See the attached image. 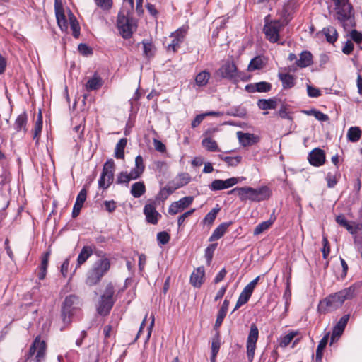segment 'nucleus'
I'll list each match as a JSON object with an SVG mask.
<instances>
[{
    "mask_svg": "<svg viewBox=\"0 0 362 362\" xmlns=\"http://www.w3.org/2000/svg\"><path fill=\"white\" fill-rule=\"evenodd\" d=\"M278 77L282 83L284 89H289L295 86L296 82L294 76L288 73L279 72L278 74Z\"/></svg>",
    "mask_w": 362,
    "mask_h": 362,
    "instance_id": "obj_32",
    "label": "nucleus"
},
{
    "mask_svg": "<svg viewBox=\"0 0 362 362\" xmlns=\"http://www.w3.org/2000/svg\"><path fill=\"white\" fill-rule=\"evenodd\" d=\"M326 181L327 185L329 188H334L337 184V178L336 175H333L332 173L329 172L326 175Z\"/></svg>",
    "mask_w": 362,
    "mask_h": 362,
    "instance_id": "obj_60",
    "label": "nucleus"
},
{
    "mask_svg": "<svg viewBox=\"0 0 362 362\" xmlns=\"http://www.w3.org/2000/svg\"><path fill=\"white\" fill-rule=\"evenodd\" d=\"M55 14L57 22L62 31H66L68 29V22L61 5H58L57 0H55Z\"/></svg>",
    "mask_w": 362,
    "mask_h": 362,
    "instance_id": "obj_22",
    "label": "nucleus"
},
{
    "mask_svg": "<svg viewBox=\"0 0 362 362\" xmlns=\"http://www.w3.org/2000/svg\"><path fill=\"white\" fill-rule=\"evenodd\" d=\"M243 177H230L226 179V180H214L212 181L211 185H209V188L211 191H218L222 190L225 189L230 188L236 184H238L240 180H244Z\"/></svg>",
    "mask_w": 362,
    "mask_h": 362,
    "instance_id": "obj_15",
    "label": "nucleus"
},
{
    "mask_svg": "<svg viewBox=\"0 0 362 362\" xmlns=\"http://www.w3.org/2000/svg\"><path fill=\"white\" fill-rule=\"evenodd\" d=\"M260 276H257L255 279H253L252 281H250L243 290V291L240 293L239 296V298L242 299L243 301L245 302L246 303L250 300L253 291L257 286L258 281L259 280Z\"/></svg>",
    "mask_w": 362,
    "mask_h": 362,
    "instance_id": "obj_26",
    "label": "nucleus"
},
{
    "mask_svg": "<svg viewBox=\"0 0 362 362\" xmlns=\"http://www.w3.org/2000/svg\"><path fill=\"white\" fill-rule=\"evenodd\" d=\"M272 196V191L269 187L264 185L258 188L251 187H243V202L250 200L251 202H259L267 200Z\"/></svg>",
    "mask_w": 362,
    "mask_h": 362,
    "instance_id": "obj_9",
    "label": "nucleus"
},
{
    "mask_svg": "<svg viewBox=\"0 0 362 362\" xmlns=\"http://www.w3.org/2000/svg\"><path fill=\"white\" fill-rule=\"evenodd\" d=\"M361 287L362 281H356L347 288L328 295L320 301L318 312L326 314L335 311L343 305L345 300H351L356 296Z\"/></svg>",
    "mask_w": 362,
    "mask_h": 362,
    "instance_id": "obj_1",
    "label": "nucleus"
},
{
    "mask_svg": "<svg viewBox=\"0 0 362 362\" xmlns=\"http://www.w3.org/2000/svg\"><path fill=\"white\" fill-rule=\"evenodd\" d=\"M176 180V182L173 185L175 190L187 185L191 180V177L187 173H182L178 174Z\"/></svg>",
    "mask_w": 362,
    "mask_h": 362,
    "instance_id": "obj_41",
    "label": "nucleus"
},
{
    "mask_svg": "<svg viewBox=\"0 0 362 362\" xmlns=\"http://www.w3.org/2000/svg\"><path fill=\"white\" fill-rule=\"evenodd\" d=\"M158 205L152 202L150 199L144 207V214L146 216V221L148 223L156 225L161 218V214L156 210Z\"/></svg>",
    "mask_w": 362,
    "mask_h": 362,
    "instance_id": "obj_14",
    "label": "nucleus"
},
{
    "mask_svg": "<svg viewBox=\"0 0 362 362\" xmlns=\"http://www.w3.org/2000/svg\"><path fill=\"white\" fill-rule=\"evenodd\" d=\"M296 333L294 332H289L287 334L283 336L281 338L279 345L281 347H286L293 340V337H295Z\"/></svg>",
    "mask_w": 362,
    "mask_h": 362,
    "instance_id": "obj_59",
    "label": "nucleus"
},
{
    "mask_svg": "<svg viewBox=\"0 0 362 362\" xmlns=\"http://www.w3.org/2000/svg\"><path fill=\"white\" fill-rule=\"evenodd\" d=\"M93 250L91 246L86 245L83 247L80 253L78 255L76 268L74 270L72 274L71 275L70 279L72 278L76 269L81 267V266L88 259V258L93 255Z\"/></svg>",
    "mask_w": 362,
    "mask_h": 362,
    "instance_id": "obj_19",
    "label": "nucleus"
},
{
    "mask_svg": "<svg viewBox=\"0 0 362 362\" xmlns=\"http://www.w3.org/2000/svg\"><path fill=\"white\" fill-rule=\"evenodd\" d=\"M264 25L263 32L265 37L272 43H275L279 40V33L284 28V24L281 20H272L269 14L264 17Z\"/></svg>",
    "mask_w": 362,
    "mask_h": 362,
    "instance_id": "obj_8",
    "label": "nucleus"
},
{
    "mask_svg": "<svg viewBox=\"0 0 362 362\" xmlns=\"http://www.w3.org/2000/svg\"><path fill=\"white\" fill-rule=\"evenodd\" d=\"M221 348V334L220 332L217 331L211 339V353L218 354Z\"/></svg>",
    "mask_w": 362,
    "mask_h": 362,
    "instance_id": "obj_46",
    "label": "nucleus"
},
{
    "mask_svg": "<svg viewBox=\"0 0 362 362\" xmlns=\"http://www.w3.org/2000/svg\"><path fill=\"white\" fill-rule=\"evenodd\" d=\"M350 233L353 235L355 248L362 257V223H356L355 229Z\"/></svg>",
    "mask_w": 362,
    "mask_h": 362,
    "instance_id": "obj_24",
    "label": "nucleus"
},
{
    "mask_svg": "<svg viewBox=\"0 0 362 362\" xmlns=\"http://www.w3.org/2000/svg\"><path fill=\"white\" fill-rule=\"evenodd\" d=\"M117 296H115V286L112 282H109L100 297L97 305V312L101 316L109 315L115 302Z\"/></svg>",
    "mask_w": 362,
    "mask_h": 362,
    "instance_id": "obj_5",
    "label": "nucleus"
},
{
    "mask_svg": "<svg viewBox=\"0 0 362 362\" xmlns=\"http://www.w3.org/2000/svg\"><path fill=\"white\" fill-rule=\"evenodd\" d=\"M218 158L226 162L228 166L230 167H236L238 166L240 162L242 161V156H224L221 154L218 155Z\"/></svg>",
    "mask_w": 362,
    "mask_h": 362,
    "instance_id": "obj_44",
    "label": "nucleus"
},
{
    "mask_svg": "<svg viewBox=\"0 0 362 362\" xmlns=\"http://www.w3.org/2000/svg\"><path fill=\"white\" fill-rule=\"evenodd\" d=\"M220 211L219 208H214L212 209L207 214L204 216V218L202 220V223L204 225H207L211 226L214 220L216 218V216Z\"/></svg>",
    "mask_w": 362,
    "mask_h": 362,
    "instance_id": "obj_48",
    "label": "nucleus"
},
{
    "mask_svg": "<svg viewBox=\"0 0 362 362\" xmlns=\"http://www.w3.org/2000/svg\"><path fill=\"white\" fill-rule=\"evenodd\" d=\"M42 124H43V118L41 110H39V112L37 115V119L35 123L34 131H33V140L35 141V144H37L40 140V137L41 135L42 129Z\"/></svg>",
    "mask_w": 362,
    "mask_h": 362,
    "instance_id": "obj_31",
    "label": "nucleus"
},
{
    "mask_svg": "<svg viewBox=\"0 0 362 362\" xmlns=\"http://www.w3.org/2000/svg\"><path fill=\"white\" fill-rule=\"evenodd\" d=\"M221 79H227L233 83H237L240 80L247 81L248 78L243 72L238 71L233 61L227 60L215 72Z\"/></svg>",
    "mask_w": 362,
    "mask_h": 362,
    "instance_id": "obj_6",
    "label": "nucleus"
},
{
    "mask_svg": "<svg viewBox=\"0 0 362 362\" xmlns=\"http://www.w3.org/2000/svg\"><path fill=\"white\" fill-rule=\"evenodd\" d=\"M202 146L209 151L216 152L218 151V146L215 140H213L211 137H206L202 141Z\"/></svg>",
    "mask_w": 362,
    "mask_h": 362,
    "instance_id": "obj_47",
    "label": "nucleus"
},
{
    "mask_svg": "<svg viewBox=\"0 0 362 362\" xmlns=\"http://www.w3.org/2000/svg\"><path fill=\"white\" fill-rule=\"evenodd\" d=\"M204 267H199L197 268L191 274L190 283L196 288H200L204 283Z\"/></svg>",
    "mask_w": 362,
    "mask_h": 362,
    "instance_id": "obj_27",
    "label": "nucleus"
},
{
    "mask_svg": "<svg viewBox=\"0 0 362 362\" xmlns=\"http://www.w3.org/2000/svg\"><path fill=\"white\" fill-rule=\"evenodd\" d=\"M103 83L102 78L95 74L92 78L88 80L86 83V89L87 91L98 90L101 88Z\"/></svg>",
    "mask_w": 362,
    "mask_h": 362,
    "instance_id": "obj_35",
    "label": "nucleus"
},
{
    "mask_svg": "<svg viewBox=\"0 0 362 362\" xmlns=\"http://www.w3.org/2000/svg\"><path fill=\"white\" fill-rule=\"evenodd\" d=\"M130 180H132V178L129 177V174L127 172L122 171L117 176L116 183L118 185L125 184L127 185Z\"/></svg>",
    "mask_w": 362,
    "mask_h": 362,
    "instance_id": "obj_54",
    "label": "nucleus"
},
{
    "mask_svg": "<svg viewBox=\"0 0 362 362\" xmlns=\"http://www.w3.org/2000/svg\"><path fill=\"white\" fill-rule=\"evenodd\" d=\"M87 197V191L85 188L81 189L76 197V199L75 204L73 207L71 216L74 218H76L83 207V203L86 200Z\"/></svg>",
    "mask_w": 362,
    "mask_h": 362,
    "instance_id": "obj_21",
    "label": "nucleus"
},
{
    "mask_svg": "<svg viewBox=\"0 0 362 362\" xmlns=\"http://www.w3.org/2000/svg\"><path fill=\"white\" fill-rule=\"evenodd\" d=\"M188 26L183 25L175 31L171 33L170 37H172L171 42L167 46L166 49L168 52L173 53L177 52L180 47L181 44L184 42L185 37L187 34Z\"/></svg>",
    "mask_w": 362,
    "mask_h": 362,
    "instance_id": "obj_11",
    "label": "nucleus"
},
{
    "mask_svg": "<svg viewBox=\"0 0 362 362\" xmlns=\"http://www.w3.org/2000/svg\"><path fill=\"white\" fill-rule=\"evenodd\" d=\"M277 114L281 119H286L291 121L293 120V117L287 111V105L286 104H282L281 105Z\"/></svg>",
    "mask_w": 362,
    "mask_h": 362,
    "instance_id": "obj_56",
    "label": "nucleus"
},
{
    "mask_svg": "<svg viewBox=\"0 0 362 362\" xmlns=\"http://www.w3.org/2000/svg\"><path fill=\"white\" fill-rule=\"evenodd\" d=\"M51 255V249L49 248L47 251L45 252L41 257V264L40 266V272L37 277L40 280H43L47 274L49 259Z\"/></svg>",
    "mask_w": 362,
    "mask_h": 362,
    "instance_id": "obj_28",
    "label": "nucleus"
},
{
    "mask_svg": "<svg viewBox=\"0 0 362 362\" xmlns=\"http://www.w3.org/2000/svg\"><path fill=\"white\" fill-rule=\"evenodd\" d=\"M313 55L310 52L304 50L300 54V58L295 62L296 66L305 68L313 64Z\"/></svg>",
    "mask_w": 362,
    "mask_h": 362,
    "instance_id": "obj_30",
    "label": "nucleus"
},
{
    "mask_svg": "<svg viewBox=\"0 0 362 362\" xmlns=\"http://www.w3.org/2000/svg\"><path fill=\"white\" fill-rule=\"evenodd\" d=\"M175 191V188L168 184L160 189L155 199H152V202H155L158 205H160L161 203L164 202Z\"/></svg>",
    "mask_w": 362,
    "mask_h": 362,
    "instance_id": "obj_25",
    "label": "nucleus"
},
{
    "mask_svg": "<svg viewBox=\"0 0 362 362\" xmlns=\"http://www.w3.org/2000/svg\"><path fill=\"white\" fill-rule=\"evenodd\" d=\"M309 163L315 167L322 165L325 161V151L319 148H314L308 154Z\"/></svg>",
    "mask_w": 362,
    "mask_h": 362,
    "instance_id": "obj_18",
    "label": "nucleus"
},
{
    "mask_svg": "<svg viewBox=\"0 0 362 362\" xmlns=\"http://www.w3.org/2000/svg\"><path fill=\"white\" fill-rule=\"evenodd\" d=\"M94 1L103 10H109L112 6V0H94Z\"/></svg>",
    "mask_w": 362,
    "mask_h": 362,
    "instance_id": "obj_62",
    "label": "nucleus"
},
{
    "mask_svg": "<svg viewBox=\"0 0 362 362\" xmlns=\"http://www.w3.org/2000/svg\"><path fill=\"white\" fill-rule=\"evenodd\" d=\"M217 243H212L205 249V257L209 263L212 260L214 252L217 247Z\"/></svg>",
    "mask_w": 362,
    "mask_h": 362,
    "instance_id": "obj_57",
    "label": "nucleus"
},
{
    "mask_svg": "<svg viewBox=\"0 0 362 362\" xmlns=\"http://www.w3.org/2000/svg\"><path fill=\"white\" fill-rule=\"evenodd\" d=\"M322 34L325 36L329 43L334 44L338 37V33L333 26L324 28L322 30Z\"/></svg>",
    "mask_w": 362,
    "mask_h": 362,
    "instance_id": "obj_36",
    "label": "nucleus"
},
{
    "mask_svg": "<svg viewBox=\"0 0 362 362\" xmlns=\"http://www.w3.org/2000/svg\"><path fill=\"white\" fill-rule=\"evenodd\" d=\"M115 170V161L107 159L104 163L102 173L98 180V187L106 190L114 181V172Z\"/></svg>",
    "mask_w": 362,
    "mask_h": 362,
    "instance_id": "obj_10",
    "label": "nucleus"
},
{
    "mask_svg": "<svg viewBox=\"0 0 362 362\" xmlns=\"http://www.w3.org/2000/svg\"><path fill=\"white\" fill-rule=\"evenodd\" d=\"M146 192V186L143 182H137L132 185L130 193L134 198H139Z\"/></svg>",
    "mask_w": 362,
    "mask_h": 362,
    "instance_id": "obj_39",
    "label": "nucleus"
},
{
    "mask_svg": "<svg viewBox=\"0 0 362 362\" xmlns=\"http://www.w3.org/2000/svg\"><path fill=\"white\" fill-rule=\"evenodd\" d=\"M71 29L72 30V35L75 38H78L80 35V26L79 24L73 14L69 17Z\"/></svg>",
    "mask_w": 362,
    "mask_h": 362,
    "instance_id": "obj_52",
    "label": "nucleus"
},
{
    "mask_svg": "<svg viewBox=\"0 0 362 362\" xmlns=\"http://www.w3.org/2000/svg\"><path fill=\"white\" fill-rule=\"evenodd\" d=\"M257 91L259 93H267L272 89V84L267 81L256 83Z\"/></svg>",
    "mask_w": 362,
    "mask_h": 362,
    "instance_id": "obj_55",
    "label": "nucleus"
},
{
    "mask_svg": "<svg viewBox=\"0 0 362 362\" xmlns=\"http://www.w3.org/2000/svg\"><path fill=\"white\" fill-rule=\"evenodd\" d=\"M334 4L335 14L334 17L344 30L356 26L354 12L349 0H332Z\"/></svg>",
    "mask_w": 362,
    "mask_h": 362,
    "instance_id": "obj_2",
    "label": "nucleus"
},
{
    "mask_svg": "<svg viewBox=\"0 0 362 362\" xmlns=\"http://www.w3.org/2000/svg\"><path fill=\"white\" fill-rule=\"evenodd\" d=\"M226 114L228 116L244 118L247 115V110L241 106H233L227 110Z\"/></svg>",
    "mask_w": 362,
    "mask_h": 362,
    "instance_id": "obj_43",
    "label": "nucleus"
},
{
    "mask_svg": "<svg viewBox=\"0 0 362 362\" xmlns=\"http://www.w3.org/2000/svg\"><path fill=\"white\" fill-rule=\"evenodd\" d=\"M292 7L289 3L285 4L281 11V17L286 22H289L292 19Z\"/></svg>",
    "mask_w": 362,
    "mask_h": 362,
    "instance_id": "obj_53",
    "label": "nucleus"
},
{
    "mask_svg": "<svg viewBox=\"0 0 362 362\" xmlns=\"http://www.w3.org/2000/svg\"><path fill=\"white\" fill-rule=\"evenodd\" d=\"M141 44L143 45L144 55L148 58L153 57V49L154 48V45H153L151 40L144 39L142 40Z\"/></svg>",
    "mask_w": 362,
    "mask_h": 362,
    "instance_id": "obj_49",
    "label": "nucleus"
},
{
    "mask_svg": "<svg viewBox=\"0 0 362 362\" xmlns=\"http://www.w3.org/2000/svg\"><path fill=\"white\" fill-rule=\"evenodd\" d=\"M210 77L211 74L208 71H202L195 77L196 85L199 87L206 86L209 83Z\"/></svg>",
    "mask_w": 362,
    "mask_h": 362,
    "instance_id": "obj_38",
    "label": "nucleus"
},
{
    "mask_svg": "<svg viewBox=\"0 0 362 362\" xmlns=\"http://www.w3.org/2000/svg\"><path fill=\"white\" fill-rule=\"evenodd\" d=\"M336 222L344 227L349 233L353 231L355 229V223L354 226H353L350 222H349L346 217L343 214L338 215L336 217Z\"/></svg>",
    "mask_w": 362,
    "mask_h": 362,
    "instance_id": "obj_51",
    "label": "nucleus"
},
{
    "mask_svg": "<svg viewBox=\"0 0 362 362\" xmlns=\"http://www.w3.org/2000/svg\"><path fill=\"white\" fill-rule=\"evenodd\" d=\"M350 37L357 44H360L362 42V33L355 29L351 31Z\"/></svg>",
    "mask_w": 362,
    "mask_h": 362,
    "instance_id": "obj_63",
    "label": "nucleus"
},
{
    "mask_svg": "<svg viewBox=\"0 0 362 362\" xmlns=\"http://www.w3.org/2000/svg\"><path fill=\"white\" fill-rule=\"evenodd\" d=\"M78 298L74 294L67 296L62 305L61 316L64 323L70 322L71 316L73 315L74 305Z\"/></svg>",
    "mask_w": 362,
    "mask_h": 362,
    "instance_id": "obj_13",
    "label": "nucleus"
},
{
    "mask_svg": "<svg viewBox=\"0 0 362 362\" xmlns=\"http://www.w3.org/2000/svg\"><path fill=\"white\" fill-rule=\"evenodd\" d=\"M349 314L344 315L339 319V320L334 326L330 338V344H332L336 340H338V339L341 336L349 322Z\"/></svg>",
    "mask_w": 362,
    "mask_h": 362,
    "instance_id": "obj_17",
    "label": "nucleus"
},
{
    "mask_svg": "<svg viewBox=\"0 0 362 362\" xmlns=\"http://www.w3.org/2000/svg\"><path fill=\"white\" fill-rule=\"evenodd\" d=\"M257 105L262 110H274L277 107V99L274 97L269 99H259Z\"/></svg>",
    "mask_w": 362,
    "mask_h": 362,
    "instance_id": "obj_33",
    "label": "nucleus"
},
{
    "mask_svg": "<svg viewBox=\"0 0 362 362\" xmlns=\"http://www.w3.org/2000/svg\"><path fill=\"white\" fill-rule=\"evenodd\" d=\"M329 333H327L319 341V344L316 350V362H322L323 350L326 347L329 339Z\"/></svg>",
    "mask_w": 362,
    "mask_h": 362,
    "instance_id": "obj_37",
    "label": "nucleus"
},
{
    "mask_svg": "<svg viewBox=\"0 0 362 362\" xmlns=\"http://www.w3.org/2000/svg\"><path fill=\"white\" fill-rule=\"evenodd\" d=\"M232 224V221L223 222L215 228L211 236L209 238V242H214L223 236L228 228Z\"/></svg>",
    "mask_w": 362,
    "mask_h": 362,
    "instance_id": "obj_29",
    "label": "nucleus"
},
{
    "mask_svg": "<svg viewBox=\"0 0 362 362\" xmlns=\"http://www.w3.org/2000/svg\"><path fill=\"white\" fill-rule=\"evenodd\" d=\"M193 202L192 197H185L179 199L178 201L173 202L169 206L168 213L170 215H175L179 212L182 211L184 209L187 208L192 204Z\"/></svg>",
    "mask_w": 362,
    "mask_h": 362,
    "instance_id": "obj_16",
    "label": "nucleus"
},
{
    "mask_svg": "<svg viewBox=\"0 0 362 362\" xmlns=\"http://www.w3.org/2000/svg\"><path fill=\"white\" fill-rule=\"evenodd\" d=\"M116 25L119 33L124 40L130 39L138 27L136 20L132 17V12L124 7L117 14Z\"/></svg>",
    "mask_w": 362,
    "mask_h": 362,
    "instance_id": "obj_3",
    "label": "nucleus"
},
{
    "mask_svg": "<svg viewBox=\"0 0 362 362\" xmlns=\"http://www.w3.org/2000/svg\"><path fill=\"white\" fill-rule=\"evenodd\" d=\"M28 122V116L25 112L20 114L15 120L14 128L16 132H20L22 129L25 131V127Z\"/></svg>",
    "mask_w": 362,
    "mask_h": 362,
    "instance_id": "obj_42",
    "label": "nucleus"
},
{
    "mask_svg": "<svg viewBox=\"0 0 362 362\" xmlns=\"http://www.w3.org/2000/svg\"><path fill=\"white\" fill-rule=\"evenodd\" d=\"M158 243L160 245H166L170 239V236L166 231H161L157 234Z\"/></svg>",
    "mask_w": 362,
    "mask_h": 362,
    "instance_id": "obj_58",
    "label": "nucleus"
},
{
    "mask_svg": "<svg viewBox=\"0 0 362 362\" xmlns=\"http://www.w3.org/2000/svg\"><path fill=\"white\" fill-rule=\"evenodd\" d=\"M264 66L263 61L259 56L255 57L252 58L248 65L247 70L249 71H253L255 70L261 69Z\"/></svg>",
    "mask_w": 362,
    "mask_h": 362,
    "instance_id": "obj_50",
    "label": "nucleus"
},
{
    "mask_svg": "<svg viewBox=\"0 0 362 362\" xmlns=\"http://www.w3.org/2000/svg\"><path fill=\"white\" fill-rule=\"evenodd\" d=\"M127 144V139L126 138H122L119 140L116 144L115 149V157L119 159L124 158V148Z\"/></svg>",
    "mask_w": 362,
    "mask_h": 362,
    "instance_id": "obj_40",
    "label": "nucleus"
},
{
    "mask_svg": "<svg viewBox=\"0 0 362 362\" xmlns=\"http://www.w3.org/2000/svg\"><path fill=\"white\" fill-rule=\"evenodd\" d=\"M275 220H276V216L274 215V213H273L272 214H271L269 220L259 223L255 227L253 234L255 235H257L263 233L264 231L267 230L272 226V225L274 223Z\"/></svg>",
    "mask_w": 362,
    "mask_h": 362,
    "instance_id": "obj_34",
    "label": "nucleus"
},
{
    "mask_svg": "<svg viewBox=\"0 0 362 362\" xmlns=\"http://www.w3.org/2000/svg\"><path fill=\"white\" fill-rule=\"evenodd\" d=\"M78 50L83 56H88L93 54V49L85 43H80L78 46Z\"/></svg>",
    "mask_w": 362,
    "mask_h": 362,
    "instance_id": "obj_61",
    "label": "nucleus"
},
{
    "mask_svg": "<svg viewBox=\"0 0 362 362\" xmlns=\"http://www.w3.org/2000/svg\"><path fill=\"white\" fill-rule=\"evenodd\" d=\"M145 169L144 160L141 155H138L135 158V166L132 168L128 173L132 180H136L142 175Z\"/></svg>",
    "mask_w": 362,
    "mask_h": 362,
    "instance_id": "obj_23",
    "label": "nucleus"
},
{
    "mask_svg": "<svg viewBox=\"0 0 362 362\" xmlns=\"http://www.w3.org/2000/svg\"><path fill=\"white\" fill-rule=\"evenodd\" d=\"M259 337V330L255 324L250 325V329L247 336L246 348L247 357L249 362H252L255 357V351L256 349V344Z\"/></svg>",
    "mask_w": 362,
    "mask_h": 362,
    "instance_id": "obj_12",
    "label": "nucleus"
},
{
    "mask_svg": "<svg viewBox=\"0 0 362 362\" xmlns=\"http://www.w3.org/2000/svg\"><path fill=\"white\" fill-rule=\"evenodd\" d=\"M361 133L358 127H351L347 133L348 139L351 142H356L361 139Z\"/></svg>",
    "mask_w": 362,
    "mask_h": 362,
    "instance_id": "obj_45",
    "label": "nucleus"
},
{
    "mask_svg": "<svg viewBox=\"0 0 362 362\" xmlns=\"http://www.w3.org/2000/svg\"><path fill=\"white\" fill-rule=\"evenodd\" d=\"M237 136L241 146L245 147L257 144L259 141L258 136L251 133H244L240 131L237 132Z\"/></svg>",
    "mask_w": 362,
    "mask_h": 362,
    "instance_id": "obj_20",
    "label": "nucleus"
},
{
    "mask_svg": "<svg viewBox=\"0 0 362 362\" xmlns=\"http://www.w3.org/2000/svg\"><path fill=\"white\" fill-rule=\"evenodd\" d=\"M111 267L110 260L104 255L96 260L86 274V284L90 287L98 284L103 277L109 272Z\"/></svg>",
    "mask_w": 362,
    "mask_h": 362,
    "instance_id": "obj_4",
    "label": "nucleus"
},
{
    "mask_svg": "<svg viewBox=\"0 0 362 362\" xmlns=\"http://www.w3.org/2000/svg\"><path fill=\"white\" fill-rule=\"evenodd\" d=\"M46 349L45 341L40 339V336H37L25 356L24 362H42L45 356Z\"/></svg>",
    "mask_w": 362,
    "mask_h": 362,
    "instance_id": "obj_7",
    "label": "nucleus"
},
{
    "mask_svg": "<svg viewBox=\"0 0 362 362\" xmlns=\"http://www.w3.org/2000/svg\"><path fill=\"white\" fill-rule=\"evenodd\" d=\"M307 92L308 96L311 98H317L321 95V91L320 89L309 85L307 86Z\"/></svg>",
    "mask_w": 362,
    "mask_h": 362,
    "instance_id": "obj_64",
    "label": "nucleus"
}]
</instances>
